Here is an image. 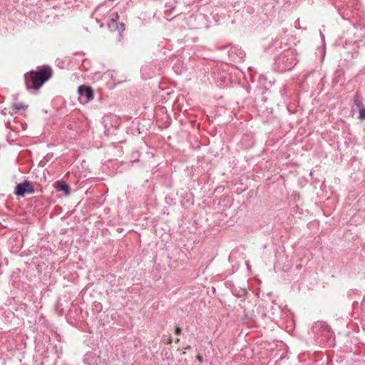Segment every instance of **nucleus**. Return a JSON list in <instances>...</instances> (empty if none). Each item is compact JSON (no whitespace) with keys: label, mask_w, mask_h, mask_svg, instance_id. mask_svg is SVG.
I'll return each mask as SVG.
<instances>
[{"label":"nucleus","mask_w":365,"mask_h":365,"mask_svg":"<svg viewBox=\"0 0 365 365\" xmlns=\"http://www.w3.org/2000/svg\"><path fill=\"white\" fill-rule=\"evenodd\" d=\"M283 40V38H276L272 45L276 51H278V48H284L282 52L274 58L272 66L274 71L280 73L292 70L298 62L296 51L290 48L287 40L285 41Z\"/></svg>","instance_id":"1"},{"label":"nucleus","mask_w":365,"mask_h":365,"mask_svg":"<svg viewBox=\"0 0 365 365\" xmlns=\"http://www.w3.org/2000/svg\"><path fill=\"white\" fill-rule=\"evenodd\" d=\"M53 74V71L48 65H43L40 68L32 70L24 75L25 85L27 90L38 91Z\"/></svg>","instance_id":"2"},{"label":"nucleus","mask_w":365,"mask_h":365,"mask_svg":"<svg viewBox=\"0 0 365 365\" xmlns=\"http://www.w3.org/2000/svg\"><path fill=\"white\" fill-rule=\"evenodd\" d=\"M312 331L317 336L319 342H331L334 334L329 326L324 322H317L312 326Z\"/></svg>","instance_id":"3"},{"label":"nucleus","mask_w":365,"mask_h":365,"mask_svg":"<svg viewBox=\"0 0 365 365\" xmlns=\"http://www.w3.org/2000/svg\"><path fill=\"white\" fill-rule=\"evenodd\" d=\"M108 27L112 32L117 31L120 37H122V34L125 30V24L123 21H120L118 13L113 11H111L109 16Z\"/></svg>","instance_id":"4"},{"label":"nucleus","mask_w":365,"mask_h":365,"mask_svg":"<svg viewBox=\"0 0 365 365\" xmlns=\"http://www.w3.org/2000/svg\"><path fill=\"white\" fill-rule=\"evenodd\" d=\"M34 192L35 189L32 182L27 180L17 184L14 189V194L21 197H24L26 194H33Z\"/></svg>","instance_id":"5"},{"label":"nucleus","mask_w":365,"mask_h":365,"mask_svg":"<svg viewBox=\"0 0 365 365\" xmlns=\"http://www.w3.org/2000/svg\"><path fill=\"white\" fill-rule=\"evenodd\" d=\"M78 93L80 96V99L84 98L85 103H87L93 98V91L90 86L85 85L80 86L78 88Z\"/></svg>","instance_id":"6"},{"label":"nucleus","mask_w":365,"mask_h":365,"mask_svg":"<svg viewBox=\"0 0 365 365\" xmlns=\"http://www.w3.org/2000/svg\"><path fill=\"white\" fill-rule=\"evenodd\" d=\"M55 187L57 191L63 192L66 196L70 195V186L63 180H58L55 182Z\"/></svg>","instance_id":"7"},{"label":"nucleus","mask_w":365,"mask_h":365,"mask_svg":"<svg viewBox=\"0 0 365 365\" xmlns=\"http://www.w3.org/2000/svg\"><path fill=\"white\" fill-rule=\"evenodd\" d=\"M247 291L245 288L234 289L232 294L238 298H244L247 294Z\"/></svg>","instance_id":"8"},{"label":"nucleus","mask_w":365,"mask_h":365,"mask_svg":"<svg viewBox=\"0 0 365 365\" xmlns=\"http://www.w3.org/2000/svg\"><path fill=\"white\" fill-rule=\"evenodd\" d=\"M11 108L14 110H25L27 108V106L24 105L23 103H14L11 104Z\"/></svg>","instance_id":"9"},{"label":"nucleus","mask_w":365,"mask_h":365,"mask_svg":"<svg viewBox=\"0 0 365 365\" xmlns=\"http://www.w3.org/2000/svg\"><path fill=\"white\" fill-rule=\"evenodd\" d=\"M353 101H354V105L355 106H356L357 108H361V102L359 99V96L357 93H356L354 96V99H353Z\"/></svg>","instance_id":"10"},{"label":"nucleus","mask_w":365,"mask_h":365,"mask_svg":"<svg viewBox=\"0 0 365 365\" xmlns=\"http://www.w3.org/2000/svg\"><path fill=\"white\" fill-rule=\"evenodd\" d=\"M93 309L96 312H100L102 310V304L100 302H96L93 303Z\"/></svg>","instance_id":"11"},{"label":"nucleus","mask_w":365,"mask_h":365,"mask_svg":"<svg viewBox=\"0 0 365 365\" xmlns=\"http://www.w3.org/2000/svg\"><path fill=\"white\" fill-rule=\"evenodd\" d=\"M359 118L361 120L365 119V108L359 110Z\"/></svg>","instance_id":"12"},{"label":"nucleus","mask_w":365,"mask_h":365,"mask_svg":"<svg viewBox=\"0 0 365 365\" xmlns=\"http://www.w3.org/2000/svg\"><path fill=\"white\" fill-rule=\"evenodd\" d=\"M181 332H182L181 329L180 327H176L175 329V334L176 335H180L181 334Z\"/></svg>","instance_id":"13"},{"label":"nucleus","mask_w":365,"mask_h":365,"mask_svg":"<svg viewBox=\"0 0 365 365\" xmlns=\"http://www.w3.org/2000/svg\"><path fill=\"white\" fill-rule=\"evenodd\" d=\"M237 55L239 56V57L240 58H243L245 56V52L243 51H242V50L239 51V53H237Z\"/></svg>","instance_id":"14"},{"label":"nucleus","mask_w":365,"mask_h":365,"mask_svg":"<svg viewBox=\"0 0 365 365\" xmlns=\"http://www.w3.org/2000/svg\"><path fill=\"white\" fill-rule=\"evenodd\" d=\"M174 70L176 73H180V71H178L180 69V65L179 64H175L173 66Z\"/></svg>","instance_id":"15"},{"label":"nucleus","mask_w":365,"mask_h":365,"mask_svg":"<svg viewBox=\"0 0 365 365\" xmlns=\"http://www.w3.org/2000/svg\"><path fill=\"white\" fill-rule=\"evenodd\" d=\"M133 158H138L139 157V153L138 151L133 153ZM138 160V158H135V160H133V161H137Z\"/></svg>","instance_id":"16"},{"label":"nucleus","mask_w":365,"mask_h":365,"mask_svg":"<svg viewBox=\"0 0 365 365\" xmlns=\"http://www.w3.org/2000/svg\"><path fill=\"white\" fill-rule=\"evenodd\" d=\"M173 342V338L171 336H170L168 339H167V344H171Z\"/></svg>","instance_id":"17"},{"label":"nucleus","mask_w":365,"mask_h":365,"mask_svg":"<svg viewBox=\"0 0 365 365\" xmlns=\"http://www.w3.org/2000/svg\"><path fill=\"white\" fill-rule=\"evenodd\" d=\"M1 113L4 115H6L7 114L6 108L1 110Z\"/></svg>","instance_id":"18"},{"label":"nucleus","mask_w":365,"mask_h":365,"mask_svg":"<svg viewBox=\"0 0 365 365\" xmlns=\"http://www.w3.org/2000/svg\"><path fill=\"white\" fill-rule=\"evenodd\" d=\"M175 341H176V342H179V341H180V339H175Z\"/></svg>","instance_id":"19"}]
</instances>
